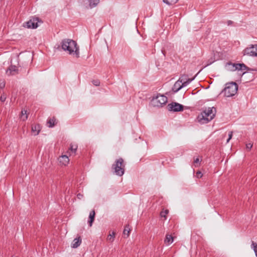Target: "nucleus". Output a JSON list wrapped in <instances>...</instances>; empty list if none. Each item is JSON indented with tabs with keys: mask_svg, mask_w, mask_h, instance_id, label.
Instances as JSON below:
<instances>
[{
	"mask_svg": "<svg viewBox=\"0 0 257 257\" xmlns=\"http://www.w3.org/2000/svg\"><path fill=\"white\" fill-rule=\"evenodd\" d=\"M202 176H203V174H202V173H201V171H198L196 172V177H197V178H201L202 177Z\"/></svg>",
	"mask_w": 257,
	"mask_h": 257,
	"instance_id": "nucleus-29",
	"label": "nucleus"
},
{
	"mask_svg": "<svg viewBox=\"0 0 257 257\" xmlns=\"http://www.w3.org/2000/svg\"><path fill=\"white\" fill-rule=\"evenodd\" d=\"M212 63V62H210V63L209 64H207V65H206L204 67H207V66H208L209 65L211 64Z\"/></svg>",
	"mask_w": 257,
	"mask_h": 257,
	"instance_id": "nucleus-36",
	"label": "nucleus"
},
{
	"mask_svg": "<svg viewBox=\"0 0 257 257\" xmlns=\"http://www.w3.org/2000/svg\"><path fill=\"white\" fill-rule=\"evenodd\" d=\"M215 107H208L205 109L197 117V121L201 124H205L210 121L215 115Z\"/></svg>",
	"mask_w": 257,
	"mask_h": 257,
	"instance_id": "nucleus-2",
	"label": "nucleus"
},
{
	"mask_svg": "<svg viewBox=\"0 0 257 257\" xmlns=\"http://www.w3.org/2000/svg\"><path fill=\"white\" fill-rule=\"evenodd\" d=\"M130 225L128 224L126 225L123 231V235H126V237H127L130 235Z\"/></svg>",
	"mask_w": 257,
	"mask_h": 257,
	"instance_id": "nucleus-19",
	"label": "nucleus"
},
{
	"mask_svg": "<svg viewBox=\"0 0 257 257\" xmlns=\"http://www.w3.org/2000/svg\"><path fill=\"white\" fill-rule=\"evenodd\" d=\"M185 86H186V83L182 84L178 80L174 84L173 87L172 88V90L174 91V92L176 93L179 91L181 88Z\"/></svg>",
	"mask_w": 257,
	"mask_h": 257,
	"instance_id": "nucleus-11",
	"label": "nucleus"
},
{
	"mask_svg": "<svg viewBox=\"0 0 257 257\" xmlns=\"http://www.w3.org/2000/svg\"><path fill=\"white\" fill-rule=\"evenodd\" d=\"M238 86L235 82H231L226 84V87L222 90V92L226 97H231L234 95L237 91Z\"/></svg>",
	"mask_w": 257,
	"mask_h": 257,
	"instance_id": "nucleus-4",
	"label": "nucleus"
},
{
	"mask_svg": "<svg viewBox=\"0 0 257 257\" xmlns=\"http://www.w3.org/2000/svg\"><path fill=\"white\" fill-rule=\"evenodd\" d=\"M228 66H230L231 68H228V69L230 71H235V70H246L250 71L251 69L248 67H247L243 63H232L231 62L228 63L227 64Z\"/></svg>",
	"mask_w": 257,
	"mask_h": 257,
	"instance_id": "nucleus-6",
	"label": "nucleus"
},
{
	"mask_svg": "<svg viewBox=\"0 0 257 257\" xmlns=\"http://www.w3.org/2000/svg\"><path fill=\"white\" fill-rule=\"evenodd\" d=\"M77 149V146L76 145H71L70 150L72 152V153H73L75 154Z\"/></svg>",
	"mask_w": 257,
	"mask_h": 257,
	"instance_id": "nucleus-25",
	"label": "nucleus"
},
{
	"mask_svg": "<svg viewBox=\"0 0 257 257\" xmlns=\"http://www.w3.org/2000/svg\"><path fill=\"white\" fill-rule=\"evenodd\" d=\"M6 73L8 75H14L18 73V69L16 66L11 65L6 71Z\"/></svg>",
	"mask_w": 257,
	"mask_h": 257,
	"instance_id": "nucleus-12",
	"label": "nucleus"
},
{
	"mask_svg": "<svg viewBox=\"0 0 257 257\" xmlns=\"http://www.w3.org/2000/svg\"><path fill=\"white\" fill-rule=\"evenodd\" d=\"M168 100V98L164 95L158 94L151 100L152 105L155 107H162L165 104Z\"/></svg>",
	"mask_w": 257,
	"mask_h": 257,
	"instance_id": "nucleus-5",
	"label": "nucleus"
},
{
	"mask_svg": "<svg viewBox=\"0 0 257 257\" xmlns=\"http://www.w3.org/2000/svg\"><path fill=\"white\" fill-rule=\"evenodd\" d=\"M77 196L78 199H80L83 197V195H82L80 193H78L77 194Z\"/></svg>",
	"mask_w": 257,
	"mask_h": 257,
	"instance_id": "nucleus-35",
	"label": "nucleus"
},
{
	"mask_svg": "<svg viewBox=\"0 0 257 257\" xmlns=\"http://www.w3.org/2000/svg\"><path fill=\"white\" fill-rule=\"evenodd\" d=\"M173 240L174 238L171 235L167 234L164 242L166 244L169 245L173 242Z\"/></svg>",
	"mask_w": 257,
	"mask_h": 257,
	"instance_id": "nucleus-17",
	"label": "nucleus"
},
{
	"mask_svg": "<svg viewBox=\"0 0 257 257\" xmlns=\"http://www.w3.org/2000/svg\"><path fill=\"white\" fill-rule=\"evenodd\" d=\"M95 215V212L94 210H93L91 211H90L89 215V220H88V223L90 227L92 226V223L94 220Z\"/></svg>",
	"mask_w": 257,
	"mask_h": 257,
	"instance_id": "nucleus-13",
	"label": "nucleus"
},
{
	"mask_svg": "<svg viewBox=\"0 0 257 257\" xmlns=\"http://www.w3.org/2000/svg\"><path fill=\"white\" fill-rule=\"evenodd\" d=\"M233 22L232 21H231V20H228L227 21V24L228 26L231 25L233 24Z\"/></svg>",
	"mask_w": 257,
	"mask_h": 257,
	"instance_id": "nucleus-33",
	"label": "nucleus"
},
{
	"mask_svg": "<svg viewBox=\"0 0 257 257\" xmlns=\"http://www.w3.org/2000/svg\"><path fill=\"white\" fill-rule=\"evenodd\" d=\"M179 0H163V2L167 5L171 6L175 4Z\"/></svg>",
	"mask_w": 257,
	"mask_h": 257,
	"instance_id": "nucleus-21",
	"label": "nucleus"
},
{
	"mask_svg": "<svg viewBox=\"0 0 257 257\" xmlns=\"http://www.w3.org/2000/svg\"><path fill=\"white\" fill-rule=\"evenodd\" d=\"M39 18H34L27 22L25 26L28 28L36 29L38 27Z\"/></svg>",
	"mask_w": 257,
	"mask_h": 257,
	"instance_id": "nucleus-9",
	"label": "nucleus"
},
{
	"mask_svg": "<svg viewBox=\"0 0 257 257\" xmlns=\"http://www.w3.org/2000/svg\"><path fill=\"white\" fill-rule=\"evenodd\" d=\"M6 99V95L4 94H2L0 97V100L2 102H5Z\"/></svg>",
	"mask_w": 257,
	"mask_h": 257,
	"instance_id": "nucleus-30",
	"label": "nucleus"
},
{
	"mask_svg": "<svg viewBox=\"0 0 257 257\" xmlns=\"http://www.w3.org/2000/svg\"><path fill=\"white\" fill-rule=\"evenodd\" d=\"M243 55L257 57V44L250 45L243 51Z\"/></svg>",
	"mask_w": 257,
	"mask_h": 257,
	"instance_id": "nucleus-7",
	"label": "nucleus"
},
{
	"mask_svg": "<svg viewBox=\"0 0 257 257\" xmlns=\"http://www.w3.org/2000/svg\"><path fill=\"white\" fill-rule=\"evenodd\" d=\"M41 131V127L39 124H34L32 126V132L34 133L35 136L39 134Z\"/></svg>",
	"mask_w": 257,
	"mask_h": 257,
	"instance_id": "nucleus-15",
	"label": "nucleus"
},
{
	"mask_svg": "<svg viewBox=\"0 0 257 257\" xmlns=\"http://www.w3.org/2000/svg\"><path fill=\"white\" fill-rule=\"evenodd\" d=\"M169 111L173 112H178L183 110L184 106L177 102H172L167 105Z\"/></svg>",
	"mask_w": 257,
	"mask_h": 257,
	"instance_id": "nucleus-8",
	"label": "nucleus"
},
{
	"mask_svg": "<svg viewBox=\"0 0 257 257\" xmlns=\"http://www.w3.org/2000/svg\"><path fill=\"white\" fill-rule=\"evenodd\" d=\"M252 144L249 143V144H247L246 145V149H247L248 150H250L251 148H252Z\"/></svg>",
	"mask_w": 257,
	"mask_h": 257,
	"instance_id": "nucleus-32",
	"label": "nucleus"
},
{
	"mask_svg": "<svg viewBox=\"0 0 257 257\" xmlns=\"http://www.w3.org/2000/svg\"><path fill=\"white\" fill-rule=\"evenodd\" d=\"M115 234V233L114 232H113L112 234H109L107 236V240L110 241V242H112L114 240Z\"/></svg>",
	"mask_w": 257,
	"mask_h": 257,
	"instance_id": "nucleus-24",
	"label": "nucleus"
},
{
	"mask_svg": "<svg viewBox=\"0 0 257 257\" xmlns=\"http://www.w3.org/2000/svg\"><path fill=\"white\" fill-rule=\"evenodd\" d=\"M251 246L255 253V255L257 257V244L254 241H252L251 243Z\"/></svg>",
	"mask_w": 257,
	"mask_h": 257,
	"instance_id": "nucleus-26",
	"label": "nucleus"
},
{
	"mask_svg": "<svg viewBox=\"0 0 257 257\" xmlns=\"http://www.w3.org/2000/svg\"><path fill=\"white\" fill-rule=\"evenodd\" d=\"M21 114H22V115H21V117L23 120H25L28 118V114L27 113V110H22L21 111Z\"/></svg>",
	"mask_w": 257,
	"mask_h": 257,
	"instance_id": "nucleus-22",
	"label": "nucleus"
},
{
	"mask_svg": "<svg viewBox=\"0 0 257 257\" xmlns=\"http://www.w3.org/2000/svg\"><path fill=\"white\" fill-rule=\"evenodd\" d=\"M195 78V77L193 78H188V76L187 75L183 74L178 79L179 82H180L182 84L184 83H186V86L189 84L192 80H193Z\"/></svg>",
	"mask_w": 257,
	"mask_h": 257,
	"instance_id": "nucleus-10",
	"label": "nucleus"
},
{
	"mask_svg": "<svg viewBox=\"0 0 257 257\" xmlns=\"http://www.w3.org/2000/svg\"><path fill=\"white\" fill-rule=\"evenodd\" d=\"M92 84L96 86H98L100 85V82L98 79H95L92 81Z\"/></svg>",
	"mask_w": 257,
	"mask_h": 257,
	"instance_id": "nucleus-27",
	"label": "nucleus"
},
{
	"mask_svg": "<svg viewBox=\"0 0 257 257\" xmlns=\"http://www.w3.org/2000/svg\"><path fill=\"white\" fill-rule=\"evenodd\" d=\"M69 158L66 155H62L59 158V162L63 165H66L69 162Z\"/></svg>",
	"mask_w": 257,
	"mask_h": 257,
	"instance_id": "nucleus-16",
	"label": "nucleus"
},
{
	"mask_svg": "<svg viewBox=\"0 0 257 257\" xmlns=\"http://www.w3.org/2000/svg\"><path fill=\"white\" fill-rule=\"evenodd\" d=\"M124 161L121 158L116 160L115 163L112 165V169L114 170V173L119 176H121L124 174Z\"/></svg>",
	"mask_w": 257,
	"mask_h": 257,
	"instance_id": "nucleus-3",
	"label": "nucleus"
},
{
	"mask_svg": "<svg viewBox=\"0 0 257 257\" xmlns=\"http://www.w3.org/2000/svg\"><path fill=\"white\" fill-rule=\"evenodd\" d=\"M99 3V0H89V5L91 8L95 7Z\"/></svg>",
	"mask_w": 257,
	"mask_h": 257,
	"instance_id": "nucleus-20",
	"label": "nucleus"
},
{
	"mask_svg": "<svg viewBox=\"0 0 257 257\" xmlns=\"http://www.w3.org/2000/svg\"><path fill=\"white\" fill-rule=\"evenodd\" d=\"M232 134H233V132L232 131H230L229 132L228 138L227 140L226 143H228L229 141L231 139V138L232 137Z\"/></svg>",
	"mask_w": 257,
	"mask_h": 257,
	"instance_id": "nucleus-28",
	"label": "nucleus"
},
{
	"mask_svg": "<svg viewBox=\"0 0 257 257\" xmlns=\"http://www.w3.org/2000/svg\"><path fill=\"white\" fill-rule=\"evenodd\" d=\"M169 213V210L166 209L163 210L160 212V216L161 217L165 218V219H167L166 215Z\"/></svg>",
	"mask_w": 257,
	"mask_h": 257,
	"instance_id": "nucleus-23",
	"label": "nucleus"
},
{
	"mask_svg": "<svg viewBox=\"0 0 257 257\" xmlns=\"http://www.w3.org/2000/svg\"><path fill=\"white\" fill-rule=\"evenodd\" d=\"M81 243V239L79 236L77 238H75L71 244V247L73 248H77L78 247Z\"/></svg>",
	"mask_w": 257,
	"mask_h": 257,
	"instance_id": "nucleus-14",
	"label": "nucleus"
},
{
	"mask_svg": "<svg viewBox=\"0 0 257 257\" xmlns=\"http://www.w3.org/2000/svg\"><path fill=\"white\" fill-rule=\"evenodd\" d=\"M5 86V82L3 80H0V88H3Z\"/></svg>",
	"mask_w": 257,
	"mask_h": 257,
	"instance_id": "nucleus-31",
	"label": "nucleus"
},
{
	"mask_svg": "<svg viewBox=\"0 0 257 257\" xmlns=\"http://www.w3.org/2000/svg\"><path fill=\"white\" fill-rule=\"evenodd\" d=\"M194 163H196V164L199 163L200 162L199 159L196 158V159L194 160Z\"/></svg>",
	"mask_w": 257,
	"mask_h": 257,
	"instance_id": "nucleus-34",
	"label": "nucleus"
},
{
	"mask_svg": "<svg viewBox=\"0 0 257 257\" xmlns=\"http://www.w3.org/2000/svg\"><path fill=\"white\" fill-rule=\"evenodd\" d=\"M56 119L54 117L48 119L47 123L49 127H53L55 124Z\"/></svg>",
	"mask_w": 257,
	"mask_h": 257,
	"instance_id": "nucleus-18",
	"label": "nucleus"
},
{
	"mask_svg": "<svg viewBox=\"0 0 257 257\" xmlns=\"http://www.w3.org/2000/svg\"><path fill=\"white\" fill-rule=\"evenodd\" d=\"M61 44L63 50L67 51L70 54L74 53L77 58L79 57V47L75 41L69 39H65L62 41Z\"/></svg>",
	"mask_w": 257,
	"mask_h": 257,
	"instance_id": "nucleus-1",
	"label": "nucleus"
}]
</instances>
